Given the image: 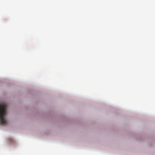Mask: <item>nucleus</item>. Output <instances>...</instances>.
<instances>
[{
    "instance_id": "obj_1",
    "label": "nucleus",
    "mask_w": 155,
    "mask_h": 155,
    "mask_svg": "<svg viewBox=\"0 0 155 155\" xmlns=\"http://www.w3.org/2000/svg\"><path fill=\"white\" fill-rule=\"evenodd\" d=\"M7 104L5 103L0 104V124L5 125L7 123L5 118L7 112Z\"/></svg>"
}]
</instances>
